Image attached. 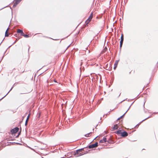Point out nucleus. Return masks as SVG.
I'll list each match as a JSON object with an SVG mask.
<instances>
[{"mask_svg": "<svg viewBox=\"0 0 158 158\" xmlns=\"http://www.w3.org/2000/svg\"><path fill=\"white\" fill-rule=\"evenodd\" d=\"M90 143H90L87 147H85V148H88L89 149L97 147L98 146V143L97 142L91 144Z\"/></svg>", "mask_w": 158, "mask_h": 158, "instance_id": "f257e3e1", "label": "nucleus"}, {"mask_svg": "<svg viewBox=\"0 0 158 158\" xmlns=\"http://www.w3.org/2000/svg\"><path fill=\"white\" fill-rule=\"evenodd\" d=\"M110 140H107V139L106 137H104L102 139L100 140L99 141V143H106L107 142L108 143H111V142H110Z\"/></svg>", "mask_w": 158, "mask_h": 158, "instance_id": "f03ea898", "label": "nucleus"}, {"mask_svg": "<svg viewBox=\"0 0 158 158\" xmlns=\"http://www.w3.org/2000/svg\"><path fill=\"white\" fill-rule=\"evenodd\" d=\"M76 153L77 154V155H77L75 157H78L79 156H82L84 154H87L88 153V152H86L85 153H79V152H80L79 151V150L78 149L76 150Z\"/></svg>", "mask_w": 158, "mask_h": 158, "instance_id": "7ed1b4c3", "label": "nucleus"}, {"mask_svg": "<svg viewBox=\"0 0 158 158\" xmlns=\"http://www.w3.org/2000/svg\"><path fill=\"white\" fill-rule=\"evenodd\" d=\"M122 131L121 134L120 135L123 137H126L128 136V133L124 130H123Z\"/></svg>", "mask_w": 158, "mask_h": 158, "instance_id": "20e7f679", "label": "nucleus"}, {"mask_svg": "<svg viewBox=\"0 0 158 158\" xmlns=\"http://www.w3.org/2000/svg\"><path fill=\"white\" fill-rule=\"evenodd\" d=\"M19 130V128L17 127H16L10 130V131L12 134H14L17 132Z\"/></svg>", "mask_w": 158, "mask_h": 158, "instance_id": "39448f33", "label": "nucleus"}, {"mask_svg": "<svg viewBox=\"0 0 158 158\" xmlns=\"http://www.w3.org/2000/svg\"><path fill=\"white\" fill-rule=\"evenodd\" d=\"M107 70H110L112 69V67H110V64H107L105 65V66L104 67Z\"/></svg>", "mask_w": 158, "mask_h": 158, "instance_id": "423d86ee", "label": "nucleus"}, {"mask_svg": "<svg viewBox=\"0 0 158 158\" xmlns=\"http://www.w3.org/2000/svg\"><path fill=\"white\" fill-rule=\"evenodd\" d=\"M17 33L18 34H20L21 35H23V30L18 29L17 31Z\"/></svg>", "mask_w": 158, "mask_h": 158, "instance_id": "0eeeda50", "label": "nucleus"}, {"mask_svg": "<svg viewBox=\"0 0 158 158\" xmlns=\"http://www.w3.org/2000/svg\"><path fill=\"white\" fill-rule=\"evenodd\" d=\"M121 40L120 42V44H123V41L124 40V36L123 33L121 34V37L120 38Z\"/></svg>", "mask_w": 158, "mask_h": 158, "instance_id": "6e6552de", "label": "nucleus"}, {"mask_svg": "<svg viewBox=\"0 0 158 158\" xmlns=\"http://www.w3.org/2000/svg\"><path fill=\"white\" fill-rule=\"evenodd\" d=\"M119 61V60H116L115 61V63L114 64V70H115L116 68L117 67L118 62Z\"/></svg>", "mask_w": 158, "mask_h": 158, "instance_id": "1a4fd4ad", "label": "nucleus"}, {"mask_svg": "<svg viewBox=\"0 0 158 158\" xmlns=\"http://www.w3.org/2000/svg\"><path fill=\"white\" fill-rule=\"evenodd\" d=\"M15 83L14 85H13V86L10 89V90L6 94L5 96H4L1 99H0V101L2 100V99H3L10 92L12 89L14 88V85H15Z\"/></svg>", "mask_w": 158, "mask_h": 158, "instance_id": "9d476101", "label": "nucleus"}, {"mask_svg": "<svg viewBox=\"0 0 158 158\" xmlns=\"http://www.w3.org/2000/svg\"><path fill=\"white\" fill-rule=\"evenodd\" d=\"M122 131L123 130H119L117 131H115L114 133L118 134V135L119 134L121 135Z\"/></svg>", "mask_w": 158, "mask_h": 158, "instance_id": "9b49d317", "label": "nucleus"}, {"mask_svg": "<svg viewBox=\"0 0 158 158\" xmlns=\"http://www.w3.org/2000/svg\"><path fill=\"white\" fill-rule=\"evenodd\" d=\"M14 1H15V2L14 3L13 6V8L15 7L19 3L18 1H17L16 0H15Z\"/></svg>", "mask_w": 158, "mask_h": 158, "instance_id": "f8f14e48", "label": "nucleus"}, {"mask_svg": "<svg viewBox=\"0 0 158 158\" xmlns=\"http://www.w3.org/2000/svg\"><path fill=\"white\" fill-rule=\"evenodd\" d=\"M93 132H90L87 134L84 135V136L86 137H89L91 136V134Z\"/></svg>", "mask_w": 158, "mask_h": 158, "instance_id": "ddd939ff", "label": "nucleus"}, {"mask_svg": "<svg viewBox=\"0 0 158 158\" xmlns=\"http://www.w3.org/2000/svg\"><path fill=\"white\" fill-rule=\"evenodd\" d=\"M118 125V124H115L114 125L113 127H112V129L111 130V131H114L115 130H118L117 128H116V126Z\"/></svg>", "mask_w": 158, "mask_h": 158, "instance_id": "4468645a", "label": "nucleus"}, {"mask_svg": "<svg viewBox=\"0 0 158 158\" xmlns=\"http://www.w3.org/2000/svg\"><path fill=\"white\" fill-rule=\"evenodd\" d=\"M93 12H92L90 14L89 16L88 17V19H90V20H91L93 18Z\"/></svg>", "mask_w": 158, "mask_h": 158, "instance_id": "2eb2a0df", "label": "nucleus"}, {"mask_svg": "<svg viewBox=\"0 0 158 158\" xmlns=\"http://www.w3.org/2000/svg\"><path fill=\"white\" fill-rule=\"evenodd\" d=\"M126 114V113H124V114H123L120 117H119V118H118L117 119V121H118L120 119H121L122 118H123L124 117V115L125 114Z\"/></svg>", "mask_w": 158, "mask_h": 158, "instance_id": "dca6fc26", "label": "nucleus"}, {"mask_svg": "<svg viewBox=\"0 0 158 158\" xmlns=\"http://www.w3.org/2000/svg\"><path fill=\"white\" fill-rule=\"evenodd\" d=\"M8 29V27L7 28V30H6V31L5 32V37H7L9 36V35L7 33Z\"/></svg>", "mask_w": 158, "mask_h": 158, "instance_id": "f3484780", "label": "nucleus"}, {"mask_svg": "<svg viewBox=\"0 0 158 158\" xmlns=\"http://www.w3.org/2000/svg\"><path fill=\"white\" fill-rule=\"evenodd\" d=\"M22 36H23L24 37L26 38H27L29 37V36L28 35L24 34V33Z\"/></svg>", "mask_w": 158, "mask_h": 158, "instance_id": "a211bd4d", "label": "nucleus"}, {"mask_svg": "<svg viewBox=\"0 0 158 158\" xmlns=\"http://www.w3.org/2000/svg\"><path fill=\"white\" fill-rule=\"evenodd\" d=\"M91 20L90 19H88L86 20V21H85V23L86 24V25H87L89 23V22Z\"/></svg>", "mask_w": 158, "mask_h": 158, "instance_id": "6ab92c4d", "label": "nucleus"}, {"mask_svg": "<svg viewBox=\"0 0 158 158\" xmlns=\"http://www.w3.org/2000/svg\"><path fill=\"white\" fill-rule=\"evenodd\" d=\"M107 48L106 47H105V48L103 49V50L102 51V53H104V52H106L107 51Z\"/></svg>", "mask_w": 158, "mask_h": 158, "instance_id": "aec40b11", "label": "nucleus"}, {"mask_svg": "<svg viewBox=\"0 0 158 158\" xmlns=\"http://www.w3.org/2000/svg\"><path fill=\"white\" fill-rule=\"evenodd\" d=\"M20 38H17V39H16L15 40V41L12 44V45H13L15 43H16L18 40H19L20 39Z\"/></svg>", "mask_w": 158, "mask_h": 158, "instance_id": "412c9836", "label": "nucleus"}, {"mask_svg": "<svg viewBox=\"0 0 158 158\" xmlns=\"http://www.w3.org/2000/svg\"><path fill=\"white\" fill-rule=\"evenodd\" d=\"M151 117H152L151 115L150 116H149L148 117H147V118H146L144 119L142 121L140 122V123H142V122H143V121H144L145 120H146L147 119H148V118H151Z\"/></svg>", "mask_w": 158, "mask_h": 158, "instance_id": "4be33fe9", "label": "nucleus"}, {"mask_svg": "<svg viewBox=\"0 0 158 158\" xmlns=\"http://www.w3.org/2000/svg\"><path fill=\"white\" fill-rule=\"evenodd\" d=\"M43 37H46V38H49V39H52L53 40H57V39H52V38H50V37H47V36H43Z\"/></svg>", "mask_w": 158, "mask_h": 158, "instance_id": "5701e85b", "label": "nucleus"}, {"mask_svg": "<svg viewBox=\"0 0 158 158\" xmlns=\"http://www.w3.org/2000/svg\"><path fill=\"white\" fill-rule=\"evenodd\" d=\"M27 122H28V120H26L25 123V125L26 126H27Z\"/></svg>", "mask_w": 158, "mask_h": 158, "instance_id": "b1692460", "label": "nucleus"}, {"mask_svg": "<svg viewBox=\"0 0 158 158\" xmlns=\"http://www.w3.org/2000/svg\"><path fill=\"white\" fill-rule=\"evenodd\" d=\"M30 113H29V114H28V115L26 120H28V119H29V116H30Z\"/></svg>", "mask_w": 158, "mask_h": 158, "instance_id": "393cba45", "label": "nucleus"}, {"mask_svg": "<svg viewBox=\"0 0 158 158\" xmlns=\"http://www.w3.org/2000/svg\"><path fill=\"white\" fill-rule=\"evenodd\" d=\"M123 44H120V46H119V49L120 50H121V49L122 47V46Z\"/></svg>", "mask_w": 158, "mask_h": 158, "instance_id": "a878e982", "label": "nucleus"}, {"mask_svg": "<svg viewBox=\"0 0 158 158\" xmlns=\"http://www.w3.org/2000/svg\"><path fill=\"white\" fill-rule=\"evenodd\" d=\"M110 114V111L108 112L106 114H105L103 115V117H104L105 115H109Z\"/></svg>", "mask_w": 158, "mask_h": 158, "instance_id": "bb28decb", "label": "nucleus"}, {"mask_svg": "<svg viewBox=\"0 0 158 158\" xmlns=\"http://www.w3.org/2000/svg\"><path fill=\"white\" fill-rule=\"evenodd\" d=\"M86 148L85 147H84V148H81V149H79V151H82V150H84V149L85 148Z\"/></svg>", "mask_w": 158, "mask_h": 158, "instance_id": "cd10ccee", "label": "nucleus"}, {"mask_svg": "<svg viewBox=\"0 0 158 158\" xmlns=\"http://www.w3.org/2000/svg\"><path fill=\"white\" fill-rule=\"evenodd\" d=\"M42 68H40V69L39 70H38L37 71V72L35 74V76L37 74L38 72L41 69H42Z\"/></svg>", "mask_w": 158, "mask_h": 158, "instance_id": "c85d7f7f", "label": "nucleus"}, {"mask_svg": "<svg viewBox=\"0 0 158 158\" xmlns=\"http://www.w3.org/2000/svg\"><path fill=\"white\" fill-rule=\"evenodd\" d=\"M139 126V124H138L135 126V128H138Z\"/></svg>", "mask_w": 158, "mask_h": 158, "instance_id": "c756f323", "label": "nucleus"}, {"mask_svg": "<svg viewBox=\"0 0 158 158\" xmlns=\"http://www.w3.org/2000/svg\"><path fill=\"white\" fill-rule=\"evenodd\" d=\"M14 36L17 37H18V38H19L18 37V35L17 34H14Z\"/></svg>", "mask_w": 158, "mask_h": 158, "instance_id": "7c9ffc66", "label": "nucleus"}, {"mask_svg": "<svg viewBox=\"0 0 158 158\" xmlns=\"http://www.w3.org/2000/svg\"><path fill=\"white\" fill-rule=\"evenodd\" d=\"M131 106H129V107L128 108V109H127V110L125 112L126 113L128 111V110H129V109H130V108H131Z\"/></svg>", "mask_w": 158, "mask_h": 158, "instance_id": "2f4dec72", "label": "nucleus"}, {"mask_svg": "<svg viewBox=\"0 0 158 158\" xmlns=\"http://www.w3.org/2000/svg\"><path fill=\"white\" fill-rule=\"evenodd\" d=\"M8 6H9V5H8V6H5V7H3V8H1V9H0V10H1L2 9H3V8H5V7H8Z\"/></svg>", "mask_w": 158, "mask_h": 158, "instance_id": "473e14b6", "label": "nucleus"}, {"mask_svg": "<svg viewBox=\"0 0 158 158\" xmlns=\"http://www.w3.org/2000/svg\"><path fill=\"white\" fill-rule=\"evenodd\" d=\"M116 128H118V129L119 128V126H118V125H116Z\"/></svg>", "mask_w": 158, "mask_h": 158, "instance_id": "72a5a7b5", "label": "nucleus"}, {"mask_svg": "<svg viewBox=\"0 0 158 158\" xmlns=\"http://www.w3.org/2000/svg\"><path fill=\"white\" fill-rule=\"evenodd\" d=\"M71 45V44H70L69 45L68 47H67V48H66V49H65V50L64 52H65L66 50L67 49V48L69 47V46H70V45Z\"/></svg>", "mask_w": 158, "mask_h": 158, "instance_id": "f704fd0d", "label": "nucleus"}, {"mask_svg": "<svg viewBox=\"0 0 158 158\" xmlns=\"http://www.w3.org/2000/svg\"><path fill=\"white\" fill-rule=\"evenodd\" d=\"M20 134V132H19L18 135L17 136H16V137L17 138Z\"/></svg>", "mask_w": 158, "mask_h": 158, "instance_id": "c9c22d12", "label": "nucleus"}, {"mask_svg": "<svg viewBox=\"0 0 158 158\" xmlns=\"http://www.w3.org/2000/svg\"><path fill=\"white\" fill-rule=\"evenodd\" d=\"M12 45V44L11 45H10V46H9L8 48H7L6 49V51L10 47H11Z\"/></svg>", "mask_w": 158, "mask_h": 158, "instance_id": "e433bc0d", "label": "nucleus"}, {"mask_svg": "<svg viewBox=\"0 0 158 158\" xmlns=\"http://www.w3.org/2000/svg\"><path fill=\"white\" fill-rule=\"evenodd\" d=\"M127 98H126V99H125L124 100H123L122 101H121V102H120V103L122 102H123L125 101V100H127Z\"/></svg>", "mask_w": 158, "mask_h": 158, "instance_id": "4c0bfd02", "label": "nucleus"}, {"mask_svg": "<svg viewBox=\"0 0 158 158\" xmlns=\"http://www.w3.org/2000/svg\"><path fill=\"white\" fill-rule=\"evenodd\" d=\"M73 155L74 156H76V155H77V154H76V152H75L73 153Z\"/></svg>", "mask_w": 158, "mask_h": 158, "instance_id": "58836bf2", "label": "nucleus"}, {"mask_svg": "<svg viewBox=\"0 0 158 158\" xmlns=\"http://www.w3.org/2000/svg\"><path fill=\"white\" fill-rule=\"evenodd\" d=\"M4 55H3V56H2V59H1V60H0V62H1V61L2 60V59H3V57H4Z\"/></svg>", "mask_w": 158, "mask_h": 158, "instance_id": "ea45409f", "label": "nucleus"}, {"mask_svg": "<svg viewBox=\"0 0 158 158\" xmlns=\"http://www.w3.org/2000/svg\"><path fill=\"white\" fill-rule=\"evenodd\" d=\"M11 143L12 144H14L15 143V142H11V143Z\"/></svg>", "mask_w": 158, "mask_h": 158, "instance_id": "a19ab883", "label": "nucleus"}, {"mask_svg": "<svg viewBox=\"0 0 158 158\" xmlns=\"http://www.w3.org/2000/svg\"><path fill=\"white\" fill-rule=\"evenodd\" d=\"M149 83H148V84H147L145 86V87H147V86H148V84H149Z\"/></svg>", "mask_w": 158, "mask_h": 158, "instance_id": "79ce46f5", "label": "nucleus"}, {"mask_svg": "<svg viewBox=\"0 0 158 158\" xmlns=\"http://www.w3.org/2000/svg\"><path fill=\"white\" fill-rule=\"evenodd\" d=\"M135 101L133 102L130 105V106H131L132 105V104L134 103V102Z\"/></svg>", "mask_w": 158, "mask_h": 158, "instance_id": "37998d69", "label": "nucleus"}, {"mask_svg": "<svg viewBox=\"0 0 158 158\" xmlns=\"http://www.w3.org/2000/svg\"><path fill=\"white\" fill-rule=\"evenodd\" d=\"M158 112H154L153 113V114H158Z\"/></svg>", "mask_w": 158, "mask_h": 158, "instance_id": "c03bdc74", "label": "nucleus"}, {"mask_svg": "<svg viewBox=\"0 0 158 158\" xmlns=\"http://www.w3.org/2000/svg\"><path fill=\"white\" fill-rule=\"evenodd\" d=\"M156 65L157 66V67H158V62H157L156 64Z\"/></svg>", "mask_w": 158, "mask_h": 158, "instance_id": "a18cd8bd", "label": "nucleus"}, {"mask_svg": "<svg viewBox=\"0 0 158 158\" xmlns=\"http://www.w3.org/2000/svg\"><path fill=\"white\" fill-rule=\"evenodd\" d=\"M43 73H40V74L39 75V76H40V75H42L43 74Z\"/></svg>", "mask_w": 158, "mask_h": 158, "instance_id": "49530a36", "label": "nucleus"}, {"mask_svg": "<svg viewBox=\"0 0 158 158\" xmlns=\"http://www.w3.org/2000/svg\"><path fill=\"white\" fill-rule=\"evenodd\" d=\"M98 37H97V38H96V40H98Z\"/></svg>", "mask_w": 158, "mask_h": 158, "instance_id": "de8ad7c7", "label": "nucleus"}, {"mask_svg": "<svg viewBox=\"0 0 158 158\" xmlns=\"http://www.w3.org/2000/svg\"><path fill=\"white\" fill-rule=\"evenodd\" d=\"M18 144L19 145H22V143H18Z\"/></svg>", "mask_w": 158, "mask_h": 158, "instance_id": "09e8293b", "label": "nucleus"}, {"mask_svg": "<svg viewBox=\"0 0 158 158\" xmlns=\"http://www.w3.org/2000/svg\"><path fill=\"white\" fill-rule=\"evenodd\" d=\"M10 9H11V10L12 11V7H10Z\"/></svg>", "mask_w": 158, "mask_h": 158, "instance_id": "8fccbe9b", "label": "nucleus"}, {"mask_svg": "<svg viewBox=\"0 0 158 158\" xmlns=\"http://www.w3.org/2000/svg\"><path fill=\"white\" fill-rule=\"evenodd\" d=\"M5 39V38H4V39H3V40H2V42L0 44V45H1V43H2L3 41V40L4 39Z\"/></svg>", "mask_w": 158, "mask_h": 158, "instance_id": "3c124183", "label": "nucleus"}, {"mask_svg": "<svg viewBox=\"0 0 158 158\" xmlns=\"http://www.w3.org/2000/svg\"><path fill=\"white\" fill-rule=\"evenodd\" d=\"M134 99H131V100L128 99V101H130V100H133Z\"/></svg>", "mask_w": 158, "mask_h": 158, "instance_id": "603ef678", "label": "nucleus"}, {"mask_svg": "<svg viewBox=\"0 0 158 158\" xmlns=\"http://www.w3.org/2000/svg\"><path fill=\"white\" fill-rule=\"evenodd\" d=\"M54 81L55 82H57L55 80H54Z\"/></svg>", "mask_w": 158, "mask_h": 158, "instance_id": "864d4df0", "label": "nucleus"}, {"mask_svg": "<svg viewBox=\"0 0 158 158\" xmlns=\"http://www.w3.org/2000/svg\"><path fill=\"white\" fill-rule=\"evenodd\" d=\"M27 147L28 148H31L30 147H29V146H27Z\"/></svg>", "mask_w": 158, "mask_h": 158, "instance_id": "5fc2aeb1", "label": "nucleus"}, {"mask_svg": "<svg viewBox=\"0 0 158 158\" xmlns=\"http://www.w3.org/2000/svg\"><path fill=\"white\" fill-rule=\"evenodd\" d=\"M6 51H5V52H4V55H5V53H6Z\"/></svg>", "mask_w": 158, "mask_h": 158, "instance_id": "6e6d98bb", "label": "nucleus"}, {"mask_svg": "<svg viewBox=\"0 0 158 158\" xmlns=\"http://www.w3.org/2000/svg\"><path fill=\"white\" fill-rule=\"evenodd\" d=\"M16 143V144H18V143Z\"/></svg>", "mask_w": 158, "mask_h": 158, "instance_id": "4d7b16f0", "label": "nucleus"}, {"mask_svg": "<svg viewBox=\"0 0 158 158\" xmlns=\"http://www.w3.org/2000/svg\"><path fill=\"white\" fill-rule=\"evenodd\" d=\"M120 94H121V93H120V94H119V96H118V97L120 96Z\"/></svg>", "mask_w": 158, "mask_h": 158, "instance_id": "13d9d810", "label": "nucleus"}, {"mask_svg": "<svg viewBox=\"0 0 158 158\" xmlns=\"http://www.w3.org/2000/svg\"><path fill=\"white\" fill-rule=\"evenodd\" d=\"M9 145H10V144H7V146H9Z\"/></svg>", "mask_w": 158, "mask_h": 158, "instance_id": "bf43d9fd", "label": "nucleus"}, {"mask_svg": "<svg viewBox=\"0 0 158 158\" xmlns=\"http://www.w3.org/2000/svg\"><path fill=\"white\" fill-rule=\"evenodd\" d=\"M29 48H30V47H29V48H28V52L29 51Z\"/></svg>", "mask_w": 158, "mask_h": 158, "instance_id": "052dcab7", "label": "nucleus"}, {"mask_svg": "<svg viewBox=\"0 0 158 158\" xmlns=\"http://www.w3.org/2000/svg\"><path fill=\"white\" fill-rule=\"evenodd\" d=\"M98 124H97V125H96V127H95V128H96V129H97L96 127L97 126H98Z\"/></svg>", "mask_w": 158, "mask_h": 158, "instance_id": "680f3d73", "label": "nucleus"}, {"mask_svg": "<svg viewBox=\"0 0 158 158\" xmlns=\"http://www.w3.org/2000/svg\"><path fill=\"white\" fill-rule=\"evenodd\" d=\"M144 104H145V102L144 103V105H143V107L144 108Z\"/></svg>", "mask_w": 158, "mask_h": 158, "instance_id": "e2e57ef3", "label": "nucleus"}, {"mask_svg": "<svg viewBox=\"0 0 158 158\" xmlns=\"http://www.w3.org/2000/svg\"><path fill=\"white\" fill-rule=\"evenodd\" d=\"M144 112H145V113H146V110H144Z\"/></svg>", "mask_w": 158, "mask_h": 158, "instance_id": "0e129e2a", "label": "nucleus"}, {"mask_svg": "<svg viewBox=\"0 0 158 158\" xmlns=\"http://www.w3.org/2000/svg\"><path fill=\"white\" fill-rule=\"evenodd\" d=\"M15 68H14V69H13V70H15Z\"/></svg>", "mask_w": 158, "mask_h": 158, "instance_id": "69168bd1", "label": "nucleus"}, {"mask_svg": "<svg viewBox=\"0 0 158 158\" xmlns=\"http://www.w3.org/2000/svg\"><path fill=\"white\" fill-rule=\"evenodd\" d=\"M93 131H94V128H93Z\"/></svg>", "mask_w": 158, "mask_h": 158, "instance_id": "338daca9", "label": "nucleus"}, {"mask_svg": "<svg viewBox=\"0 0 158 158\" xmlns=\"http://www.w3.org/2000/svg\"><path fill=\"white\" fill-rule=\"evenodd\" d=\"M145 87H143V89H144V88Z\"/></svg>", "mask_w": 158, "mask_h": 158, "instance_id": "774afa93", "label": "nucleus"}]
</instances>
